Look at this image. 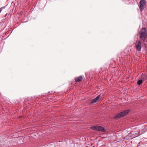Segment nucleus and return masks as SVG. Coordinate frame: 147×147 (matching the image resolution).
I'll use <instances>...</instances> for the list:
<instances>
[{"label":"nucleus","instance_id":"obj_7","mask_svg":"<svg viewBox=\"0 0 147 147\" xmlns=\"http://www.w3.org/2000/svg\"><path fill=\"white\" fill-rule=\"evenodd\" d=\"M100 95H98L96 98L92 100V102L95 103L99 102L100 100Z\"/></svg>","mask_w":147,"mask_h":147},{"label":"nucleus","instance_id":"obj_3","mask_svg":"<svg viewBox=\"0 0 147 147\" xmlns=\"http://www.w3.org/2000/svg\"><path fill=\"white\" fill-rule=\"evenodd\" d=\"M146 2L145 0H140L139 7L140 11H142L144 9L146 5Z\"/></svg>","mask_w":147,"mask_h":147},{"label":"nucleus","instance_id":"obj_5","mask_svg":"<svg viewBox=\"0 0 147 147\" xmlns=\"http://www.w3.org/2000/svg\"><path fill=\"white\" fill-rule=\"evenodd\" d=\"M136 49L138 51H141L142 48L141 41L140 40H137L135 43Z\"/></svg>","mask_w":147,"mask_h":147},{"label":"nucleus","instance_id":"obj_2","mask_svg":"<svg viewBox=\"0 0 147 147\" xmlns=\"http://www.w3.org/2000/svg\"><path fill=\"white\" fill-rule=\"evenodd\" d=\"M90 128L92 129L97 131H100L101 132L105 131V129L103 127L99 125L92 126L90 127Z\"/></svg>","mask_w":147,"mask_h":147},{"label":"nucleus","instance_id":"obj_1","mask_svg":"<svg viewBox=\"0 0 147 147\" xmlns=\"http://www.w3.org/2000/svg\"><path fill=\"white\" fill-rule=\"evenodd\" d=\"M147 37V30L145 28H142L140 33L139 38L141 40L144 41Z\"/></svg>","mask_w":147,"mask_h":147},{"label":"nucleus","instance_id":"obj_4","mask_svg":"<svg viewBox=\"0 0 147 147\" xmlns=\"http://www.w3.org/2000/svg\"><path fill=\"white\" fill-rule=\"evenodd\" d=\"M129 112L128 110H125L120 113L117 114L114 116V118H119L127 114Z\"/></svg>","mask_w":147,"mask_h":147},{"label":"nucleus","instance_id":"obj_8","mask_svg":"<svg viewBox=\"0 0 147 147\" xmlns=\"http://www.w3.org/2000/svg\"><path fill=\"white\" fill-rule=\"evenodd\" d=\"M82 80V77L81 76L75 78V81L76 82L81 81Z\"/></svg>","mask_w":147,"mask_h":147},{"label":"nucleus","instance_id":"obj_6","mask_svg":"<svg viewBox=\"0 0 147 147\" xmlns=\"http://www.w3.org/2000/svg\"><path fill=\"white\" fill-rule=\"evenodd\" d=\"M141 79V80H140L138 81L137 84L138 85H140L142 84L143 81H144L146 80V76L145 75H142V76Z\"/></svg>","mask_w":147,"mask_h":147}]
</instances>
